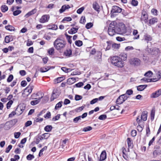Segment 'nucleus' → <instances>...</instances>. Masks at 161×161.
Returning a JSON list of instances; mask_svg holds the SVG:
<instances>
[{
  "label": "nucleus",
  "instance_id": "obj_1",
  "mask_svg": "<svg viewBox=\"0 0 161 161\" xmlns=\"http://www.w3.org/2000/svg\"><path fill=\"white\" fill-rule=\"evenodd\" d=\"M111 63L119 68H122L124 66V63L117 56L111 57Z\"/></svg>",
  "mask_w": 161,
  "mask_h": 161
},
{
  "label": "nucleus",
  "instance_id": "obj_2",
  "mask_svg": "<svg viewBox=\"0 0 161 161\" xmlns=\"http://www.w3.org/2000/svg\"><path fill=\"white\" fill-rule=\"evenodd\" d=\"M65 42L63 39L57 38L54 42L53 45L55 48L57 50H61L65 47Z\"/></svg>",
  "mask_w": 161,
  "mask_h": 161
},
{
  "label": "nucleus",
  "instance_id": "obj_3",
  "mask_svg": "<svg viewBox=\"0 0 161 161\" xmlns=\"http://www.w3.org/2000/svg\"><path fill=\"white\" fill-rule=\"evenodd\" d=\"M126 32V27L124 24H121L119 25L118 28L115 30V33L123 34H125Z\"/></svg>",
  "mask_w": 161,
  "mask_h": 161
},
{
  "label": "nucleus",
  "instance_id": "obj_4",
  "mask_svg": "<svg viewBox=\"0 0 161 161\" xmlns=\"http://www.w3.org/2000/svg\"><path fill=\"white\" fill-rule=\"evenodd\" d=\"M130 64L134 66H138L140 65L141 61L137 58H131L129 60Z\"/></svg>",
  "mask_w": 161,
  "mask_h": 161
},
{
  "label": "nucleus",
  "instance_id": "obj_5",
  "mask_svg": "<svg viewBox=\"0 0 161 161\" xmlns=\"http://www.w3.org/2000/svg\"><path fill=\"white\" fill-rule=\"evenodd\" d=\"M128 97L124 94L120 95L117 99L116 103L117 104H121L126 100Z\"/></svg>",
  "mask_w": 161,
  "mask_h": 161
},
{
  "label": "nucleus",
  "instance_id": "obj_6",
  "mask_svg": "<svg viewBox=\"0 0 161 161\" xmlns=\"http://www.w3.org/2000/svg\"><path fill=\"white\" fill-rule=\"evenodd\" d=\"M60 94V92L59 89L58 88L54 89L51 98V101H53L55 99L57 98L59 96Z\"/></svg>",
  "mask_w": 161,
  "mask_h": 161
},
{
  "label": "nucleus",
  "instance_id": "obj_7",
  "mask_svg": "<svg viewBox=\"0 0 161 161\" xmlns=\"http://www.w3.org/2000/svg\"><path fill=\"white\" fill-rule=\"evenodd\" d=\"M147 112L146 111H143L142 114L141 116L140 117L141 118V120H142L143 121H145L147 119ZM140 116H138L136 119V121L137 123H140V119H139Z\"/></svg>",
  "mask_w": 161,
  "mask_h": 161
},
{
  "label": "nucleus",
  "instance_id": "obj_8",
  "mask_svg": "<svg viewBox=\"0 0 161 161\" xmlns=\"http://www.w3.org/2000/svg\"><path fill=\"white\" fill-rule=\"evenodd\" d=\"M33 88V86L32 84H30L25 89L24 94H25L27 96L29 95L32 92Z\"/></svg>",
  "mask_w": 161,
  "mask_h": 161
},
{
  "label": "nucleus",
  "instance_id": "obj_9",
  "mask_svg": "<svg viewBox=\"0 0 161 161\" xmlns=\"http://www.w3.org/2000/svg\"><path fill=\"white\" fill-rule=\"evenodd\" d=\"M118 27L117 22L115 21L111 22V36L114 35L115 30L118 28Z\"/></svg>",
  "mask_w": 161,
  "mask_h": 161
},
{
  "label": "nucleus",
  "instance_id": "obj_10",
  "mask_svg": "<svg viewBox=\"0 0 161 161\" xmlns=\"http://www.w3.org/2000/svg\"><path fill=\"white\" fill-rule=\"evenodd\" d=\"M49 18V15H44L41 17L39 21L41 23H45L48 21Z\"/></svg>",
  "mask_w": 161,
  "mask_h": 161
},
{
  "label": "nucleus",
  "instance_id": "obj_11",
  "mask_svg": "<svg viewBox=\"0 0 161 161\" xmlns=\"http://www.w3.org/2000/svg\"><path fill=\"white\" fill-rule=\"evenodd\" d=\"M122 10V9L119 7L116 6H114L112 7L111 9V13H120Z\"/></svg>",
  "mask_w": 161,
  "mask_h": 161
},
{
  "label": "nucleus",
  "instance_id": "obj_12",
  "mask_svg": "<svg viewBox=\"0 0 161 161\" xmlns=\"http://www.w3.org/2000/svg\"><path fill=\"white\" fill-rule=\"evenodd\" d=\"M25 109V107H23L21 106H19L16 109V111L17 112L18 111H19V113H17V115H19L23 112Z\"/></svg>",
  "mask_w": 161,
  "mask_h": 161
},
{
  "label": "nucleus",
  "instance_id": "obj_13",
  "mask_svg": "<svg viewBox=\"0 0 161 161\" xmlns=\"http://www.w3.org/2000/svg\"><path fill=\"white\" fill-rule=\"evenodd\" d=\"M148 19L147 15L146 13H142V15L141 17V20L144 21V22L146 23L147 22V19Z\"/></svg>",
  "mask_w": 161,
  "mask_h": 161
},
{
  "label": "nucleus",
  "instance_id": "obj_14",
  "mask_svg": "<svg viewBox=\"0 0 161 161\" xmlns=\"http://www.w3.org/2000/svg\"><path fill=\"white\" fill-rule=\"evenodd\" d=\"M40 94H41L40 93H38L36 94L34 93L31 95V97L32 99H41L42 97V96L40 97H38Z\"/></svg>",
  "mask_w": 161,
  "mask_h": 161
},
{
  "label": "nucleus",
  "instance_id": "obj_15",
  "mask_svg": "<svg viewBox=\"0 0 161 161\" xmlns=\"http://www.w3.org/2000/svg\"><path fill=\"white\" fill-rule=\"evenodd\" d=\"M70 8V7L69 5H63L61 8L59 10V12L60 13L64 12L66 10Z\"/></svg>",
  "mask_w": 161,
  "mask_h": 161
},
{
  "label": "nucleus",
  "instance_id": "obj_16",
  "mask_svg": "<svg viewBox=\"0 0 161 161\" xmlns=\"http://www.w3.org/2000/svg\"><path fill=\"white\" fill-rule=\"evenodd\" d=\"M106 152L105 151H103L100 154L99 160L100 161L104 160L106 158Z\"/></svg>",
  "mask_w": 161,
  "mask_h": 161
},
{
  "label": "nucleus",
  "instance_id": "obj_17",
  "mask_svg": "<svg viewBox=\"0 0 161 161\" xmlns=\"http://www.w3.org/2000/svg\"><path fill=\"white\" fill-rule=\"evenodd\" d=\"M147 86V85H141L137 86V90L138 91H142Z\"/></svg>",
  "mask_w": 161,
  "mask_h": 161
},
{
  "label": "nucleus",
  "instance_id": "obj_18",
  "mask_svg": "<svg viewBox=\"0 0 161 161\" xmlns=\"http://www.w3.org/2000/svg\"><path fill=\"white\" fill-rule=\"evenodd\" d=\"M120 57H121V59H122L123 61H125L127 59V54L126 53H121L120 55Z\"/></svg>",
  "mask_w": 161,
  "mask_h": 161
},
{
  "label": "nucleus",
  "instance_id": "obj_19",
  "mask_svg": "<svg viewBox=\"0 0 161 161\" xmlns=\"http://www.w3.org/2000/svg\"><path fill=\"white\" fill-rule=\"evenodd\" d=\"M93 8L95 10H96L98 12H99L100 6L98 3H93Z\"/></svg>",
  "mask_w": 161,
  "mask_h": 161
},
{
  "label": "nucleus",
  "instance_id": "obj_20",
  "mask_svg": "<svg viewBox=\"0 0 161 161\" xmlns=\"http://www.w3.org/2000/svg\"><path fill=\"white\" fill-rule=\"evenodd\" d=\"M157 78L153 79V81L155 82L161 78V71H158L157 73Z\"/></svg>",
  "mask_w": 161,
  "mask_h": 161
},
{
  "label": "nucleus",
  "instance_id": "obj_21",
  "mask_svg": "<svg viewBox=\"0 0 161 161\" xmlns=\"http://www.w3.org/2000/svg\"><path fill=\"white\" fill-rule=\"evenodd\" d=\"M75 81V79L74 78H69L67 80L68 84L71 85L74 83Z\"/></svg>",
  "mask_w": 161,
  "mask_h": 161
},
{
  "label": "nucleus",
  "instance_id": "obj_22",
  "mask_svg": "<svg viewBox=\"0 0 161 161\" xmlns=\"http://www.w3.org/2000/svg\"><path fill=\"white\" fill-rule=\"evenodd\" d=\"M64 54L67 57H70L72 54V51L70 49H67L64 52Z\"/></svg>",
  "mask_w": 161,
  "mask_h": 161
},
{
  "label": "nucleus",
  "instance_id": "obj_23",
  "mask_svg": "<svg viewBox=\"0 0 161 161\" xmlns=\"http://www.w3.org/2000/svg\"><path fill=\"white\" fill-rule=\"evenodd\" d=\"M36 12V11L35 9H34L30 11V12L26 14L25 15V17H28L31 15L35 14Z\"/></svg>",
  "mask_w": 161,
  "mask_h": 161
},
{
  "label": "nucleus",
  "instance_id": "obj_24",
  "mask_svg": "<svg viewBox=\"0 0 161 161\" xmlns=\"http://www.w3.org/2000/svg\"><path fill=\"white\" fill-rule=\"evenodd\" d=\"M78 30V28L73 27L68 31V33L70 34H75L77 32Z\"/></svg>",
  "mask_w": 161,
  "mask_h": 161
},
{
  "label": "nucleus",
  "instance_id": "obj_25",
  "mask_svg": "<svg viewBox=\"0 0 161 161\" xmlns=\"http://www.w3.org/2000/svg\"><path fill=\"white\" fill-rule=\"evenodd\" d=\"M64 80V77H60L58 78L57 79L54 80V82L55 83H58L63 81Z\"/></svg>",
  "mask_w": 161,
  "mask_h": 161
},
{
  "label": "nucleus",
  "instance_id": "obj_26",
  "mask_svg": "<svg viewBox=\"0 0 161 161\" xmlns=\"http://www.w3.org/2000/svg\"><path fill=\"white\" fill-rule=\"evenodd\" d=\"M133 91L131 89H129L127 90L126 93L124 94L125 96H127L128 98L129 97V95H130L133 94Z\"/></svg>",
  "mask_w": 161,
  "mask_h": 161
},
{
  "label": "nucleus",
  "instance_id": "obj_27",
  "mask_svg": "<svg viewBox=\"0 0 161 161\" xmlns=\"http://www.w3.org/2000/svg\"><path fill=\"white\" fill-rule=\"evenodd\" d=\"M144 38L145 40L147 41V42L149 41H151L152 39V38L150 36L147 34L145 35L144 36Z\"/></svg>",
  "mask_w": 161,
  "mask_h": 161
},
{
  "label": "nucleus",
  "instance_id": "obj_28",
  "mask_svg": "<svg viewBox=\"0 0 161 161\" xmlns=\"http://www.w3.org/2000/svg\"><path fill=\"white\" fill-rule=\"evenodd\" d=\"M159 52V50L158 48L156 47L153 48V51L152 55H156Z\"/></svg>",
  "mask_w": 161,
  "mask_h": 161
},
{
  "label": "nucleus",
  "instance_id": "obj_29",
  "mask_svg": "<svg viewBox=\"0 0 161 161\" xmlns=\"http://www.w3.org/2000/svg\"><path fill=\"white\" fill-rule=\"evenodd\" d=\"M50 69L49 67L41 68L40 69V71L41 72H45L48 71Z\"/></svg>",
  "mask_w": 161,
  "mask_h": 161
},
{
  "label": "nucleus",
  "instance_id": "obj_30",
  "mask_svg": "<svg viewBox=\"0 0 161 161\" xmlns=\"http://www.w3.org/2000/svg\"><path fill=\"white\" fill-rule=\"evenodd\" d=\"M1 9L2 12H5L8 10V8L6 5H3L1 6Z\"/></svg>",
  "mask_w": 161,
  "mask_h": 161
},
{
  "label": "nucleus",
  "instance_id": "obj_31",
  "mask_svg": "<svg viewBox=\"0 0 161 161\" xmlns=\"http://www.w3.org/2000/svg\"><path fill=\"white\" fill-rule=\"evenodd\" d=\"M50 136V134L49 133H45L42 135L41 138L42 139H47Z\"/></svg>",
  "mask_w": 161,
  "mask_h": 161
},
{
  "label": "nucleus",
  "instance_id": "obj_32",
  "mask_svg": "<svg viewBox=\"0 0 161 161\" xmlns=\"http://www.w3.org/2000/svg\"><path fill=\"white\" fill-rule=\"evenodd\" d=\"M52 129V127L51 125H47L44 128L45 130L47 132H50Z\"/></svg>",
  "mask_w": 161,
  "mask_h": 161
},
{
  "label": "nucleus",
  "instance_id": "obj_33",
  "mask_svg": "<svg viewBox=\"0 0 161 161\" xmlns=\"http://www.w3.org/2000/svg\"><path fill=\"white\" fill-rule=\"evenodd\" d=\"M5 29L9 31H14V28L13 26L10 25H8L7 26H6L5 27Z\"/></svg>",
  "mask_w": 161,
  "mask_h": 161
},
{
  "label": "nucleus",
  "instance_id": "obj_34",
  "mask_svg": "<svg viewBox=\"0 0 161 161\" xmlns=\"http://www.w3.org/2000/svg\"><path fill=\"white\" fill-rule=\"evenodd\" d=\"M157 22V19L156 18L151 19L149 21V23L150 24H153Z\"/></svg>",
  "mask_w": 161,
  "mask_h": 161
},
{
  "label": "nucleus",
  "instance_id": "obj_35",
  "mask_svg": "<svg viewBox=\"0 0 161 161\" xmlns=\"http://www.w3.org/2000/svg\"><path fill=\"white\" fill-rule=\"evenodd\" d=\"M120 47V44L114 43L112 44V47L114 49H118Z\"/></svg>",
  "mask_w": 161,
  "mask_h": 161
},
{
  "label": "nucleus",
  "instance_id": "obj_36",
  "mask_svg": "<svg viewBox=\"0 0 161 161\" xmlns=\"http://www.w3.org/2000/svg\"><path fill=\"white\" fill-rule=\"evenodd\" d=\"M65 35L69 43L70 44H71L72 43V36L68 35L66 33L65 34Z\"/></svg>",
  "mask_w": 161,
  "mask_h": 161
},
{
  "label": "nucleus",
  "instance_id": "obj_37",
  "mask_svg": "<svg viewBox=\"0 0 161 161\" xmlns=\"http://www.w3.org/2000/svg\"><path fill=\"white\" fill-rule=\"evenodd\" d=\"M153 75V72L151 71H149L145 74L144 75L146 76L150 77L152 76Z\"/></svg>",
  "mask_w": 161,
  "mask_h": 161
},
{
  "label": "nucleus",
  "instance_id": "obj_38",
  "mask_svg": "<svg viewBox=\"0 0 161 161\" xmlns=\"http://www.w3.org/2000/svg\"><path fill=\"white\" fill-rule=\"evenodd\" d=\"M40 99H37L36 100H33L31 102V104L32 105H35L38 103Z\"/></svg>",
  "mask_w": 161,
  "mask_h": 161
},
{
  "label": "nucleus",
  "instance_id": "obj_39",
  "mask_svg": "<svg viewBox=\"0 0 161 161\" xmlns=\"http://www.w3.org/2000/svg\"><path fill=\"white\" fill-rule=\"evenodd\" d=\"M159 96L157 91L152 93L151 95V97L153 98L157 97Z\"/></svg>",
  "mask_w": 161,
  "mask_h": 161
},
{
  "label": "nucleus",
  "instance_id": "obj_40",
  "mask_svg": "<svg viewBox=\"0 0 161 161\" xmlns=\"http://www.w3.org/2000/svg\"><path fill=\"white\" fill-rule=\"evenodd\" d=\"M155 110L154 109H152V110L151 113V120H153L154 117V115H155Z\"/></svg>",
  "mask_w": 161,
  "mask_h": 161
},
{
  "label": "nucleus",
  "instance_id": "obj_41",
  "mask_svg": "<svg viewBox=\"0 0 161 161\" xmlns=\"http://www.w3.org/2000/svg\"><path fill=\"white\" fill-rule=\"evenodd\" d=\"M75 44L77 46L80 47L82 45L83 43L82 41L78 40L76 41L75 42Z\"/></svg>",
  "mask_w": 161,
  "mask_h": 161
},
{
  "label": "nucleus",
  "instance_id": "obj_42",
  "mask_svg": "<svg viewBox=\"0 0 161 161\" xmlns=\"http://www.w3.org/2000/svg\"><path fill=\"white\" fill-rule=\"evenodd\" d=\"M92 129V128L90 126L85 127L83 129V131L86 132L88 131L91 130Z\"/></svg>",
  "mask_w": 161,
  "mask_h": 161
},
{
  "label": "nucleus",
  "instance_id": "obj_43",
  "mask_svg": "<svg viewBox=\"0 0 161 161\" xmlns=\"http://www.w3.org/2000/svg\"><path fill=\"white\" fill-rule=\"evenodd\" d=\"M62 102H60L57 104L55 107V109H57L61 107L62 106Z\"/></svg>",
  "mask_w": 161,
  "mask_h": 161
},
{
  "label": "nucleus",
  "instance_id": "obj_44",
  "mask_svg": "<svg viewBox=\"0 0 161 161\" xmlns=\"http://www.w3.org/2000/svg\"><path fill=\"white\" fill-rule=\"evenodd\" d=\"M127 141L128 147H132V143L131 142L130 138H128Z\"/></svg>",
  "mask_w": 161,
  "mask_h": 161
},
{
  "label": "nucleus",
  "instance_id": "obj_45",
  "mask_svg": "<svg viewBox=\"0 0 161 161\" xmlns=\"http://www.w3.org/2000/svg\"><path fill=\"white\" fill-rule=\"evenodd\" d=\"M54 51V49L53 47H52L49 49L48 50V53L49 55H52Z\"/></svg>",
  "mask_w": 161,
  "mask_h": 161
},
{
  "label": "nucleus",
  "instance_id": "obj_46",
  "mask_svg": "<svg viewBox=\"0 0 161 161\" xmlns=\"http://www.w3.org/2000/svg\"><path fill=\"white\" fill-rule=\"evenodd\" d=\"M13 103V101L12 100L9 101L7 104V108L8 109H9L11 106L12 105Z\"/></svg>",
  "mask_w": 161,
  "mask_h": 161
},
{
  "label": "nucleus",
  "instance_id": "obj_47",
  "mask_svg": "<svg viewBox=\"0 0 161 161\" xmlns=\"http://www.w3.org/2000/svg\"><path fill=\"white\" fill-rule=\"evenodd\" d=\"M21 133L20 132H15L14 134L15 138L17 139L21 135Z\"/></svg>",
  "mask_w": 161,
  "mask_h": 161
},
{
  "label": "nucleus",
  "instance_id": "obj_48",
  "mask_svg": "<svg viewBox=\"0 0 161 161\" xmlns=\"http://www.w3.org/2000/svg\"><path fill=\"white\" fill-rule=\"evenodd\" d=\"M13 79V76L12 75H9L7 79V81L8 82H11Z\"/></svg>",
  "mask_w": 161,
  "mask_h": 161
},
{
  "label": "nucleus",
  "instance_id": "obj_49",
  "mask_svg": "<svg viewBox=\"0 0 161 161\" xmlns=\"http://www.w3.org/2000/svg\"><path fill=\"white\" fill-rule=\"evenodd\" d=\"M93 25V24L92 23H89L86 24V27L87 29H89L91 28L92 26Z\"/></svg>",
  "mask_w": 161,
  "mask_h": 161
},
{
  "label": "nucleus",
  "instance_id": "obj_50",
  "mask_svg": "<svg viewBox=\"0 0 161 161\" xmlns=\"http://www.w3.org/2000/svg\"><path fill=\"white\" fill-rule=\"evenodd\" d=\"M84 7H82L78 9L77 11V13L78 14H81L84 9Z\"/></svg>",
  "mask_w": 161,
  "mask_h": 161
},
{
  "label": "nucleus",
  "instance_id": "obj_51",
  "mask_svg": "<svg viewBox=\"0 0 161 161\" xmlns=\"http://www.w3.org/2000/svg\"><path fill=\"white\" fill-rule=\"evenodd\" d=\"M82 97L80 95H76L75 97V99L76 101H79L82 99Z\"/></svg>",
  "mask_w": 161,
  "mask_h": 161
},
{
  "label": "nucleus",
  "instance_id": "obj_52",
  "mask_svg": "<svg viewBox=\"0 0 161 161\" xmlns=\"http://www.w3.org/2000/svg\"><path fill=\"white\" fill-rule=\"evenodd\" d=\"M34 158V156L31 154L28 155L26 157V158L28 160H31Z\"/></svg>",
  "mask_w": 161,
  "mask_h": 161
},
{
  "label": "nucleus",
  "instance_id": "obj_53",
  "mask_svg": "<svg viewBox=\"0 0 161 161\" xmlns=\"http://www.w3.org/2000/svg\"><path fill=\"white\" fill-rule=\"evenodd\" d=\"M21 12L20 10H17L13 12V14L14 16H16L20 14Z\"/></svg>",
  "mask_w": 161,
  "mask_h": 161
},
{
  "label": "nucleus",
  "instance_id": "obj_54",
  "mask_svg": "<svg viewBox=\"0 0 161 161\" xmlns=\"http://www.w3.org/2000/svg\"><path fill=\"white\" fill-rule=\"evenodd\" d=\"M80 23L83 24L86 22V19L85 17L82 16L80 19Z\"/></svg>",
  "mask_w": 161,
  "mask_h": 161
},
{
  "label": "nucleus",
  "instance_id": "obj_55",
  "mask_svg": "<svg viewBox=\"0 0 161 161\" xmlns=\"http://www.w3.org/2000/svg\"><path fill=\"white\" fill-rule=\"evenodd\" d=\"M146 51L148 53H150L152 55L153 51V48H150L148 46H147Z\"/></svg>",
  "mask_w": 161,
  "mask_h": 161
},
{
  "label": "nucleus",
  "instance_id": "obj_56",
  "mask_svg": "<svg viewBox=\"0 0 161 161\" xmlns=\"http://www.w3.org/2000/svg\"><path fill=\"white\" fill-rule=\"evenodd\" d=\"M81 116H80L77 117L73 119V121L75 123H77V122L81 119Z\"/></svg>",
  "mask_w": 161,
  "mask_h": 161
},
{
  "label": "nucleus",
  "instance_id": "obj_57",
  "mask_svg": "<svg viewBox=\"0 0 161 161\" xmlns=\"http://www.w3.org/2000/svg\"><path fill=\"white\" fill-rule=\"evenodd\" d=\"M60 118V115L58 114L57 115L54 117L53 119L52 120L53 121H55L56 120H58Z\"/></svg>",
  "mask_w": 161,
  "mask_h": 161
},
{
  "label": "nucleus",
  "instance_id": "obj_58",
  "mask_svg": "<svg viewBox=\"0 0 161 161\" xmlns=\"http://www.w3.org/2000/svg\"><path fill=\"white\" fill-rule=\"evenodd\" d=\"M116 39L117 41L119 42H121L125 40V38L124 37H121L119 36L117 37Z\"/></svg>",
  "mask_w": 161,
  "mask_h": 161
},
{
  "label": "nucleus",
  "instance_id": "obj_59",
  "mask_svg": "<svg viewBox=\"0 0 161 161\" xmlns=\"http://www.w3.org/2000/svg\"><path fill=\"white\" fill-rule=\"evenodd\" d=\"M72 20V19L70 17H65L62 20V21H70Z\"/></svg>",
  "mask_w": 161,
  "mask_h": 161
},
{
  "label": "nucleus",
  "instance_id": "obj_60",
  "mask_svg": "<svg viewBox=\"0 0 161 161\" xmlns=\"http://www.w3.org/2000/svg\"><path fill=\"white\" fill-rule=\"evenodd\" d=\"M106 115L105 114L101 115L100 116L98 119L100 120H103L106 118Z\"/></svg>",
  "mask_w": 161,
  "mask_h": 161
},
{
  "label": "nucleus",
  "instance_id": "obj_61",
  "mask_svg": "<svg viewBox=\"0 0 161 161\" xmlns=\"http://www.w3.org/2000/svg\"><path fill=\"white\" fill-rule=\"evenodd\" d=\"M158 154V151L156 150H154L153 152V155L154 158H156Z\"/></svg>",
  "mask_w": 161,
  "mask_h": 161
},
{
  "label": "nucleus",
  "instance_id": "obj_62",
  "mask_svg": "<svg viewBox=\"0 0 161 161\" xmlns=\"http://www.w3.org/2000/svg\"><path fill=\"white\" fill-rule=\"evenodd\" d=\"M138 1L135 0H132L131 4L134 6H136L138 5Z\"/></svg>",
  "mask_w": 161,
  "mask_h": 161
},
{
  "label": "nucleus",
  "instance_id": "obj_63",
  "mask_svg": "<svg viewBox=\"0 0 161 161\" xmlns=\"http://www.w3.org/2000/svg\"><path fill=\"white\" fill-rule=\"evenodd\" d=\"M12 146L11 145H9L8 147L6 148L5 152L6 153H8L10 150L11 149Z\"/></svg>",
  "mask_w": 161,
  "mask_h": 161
},
{
  "label": "nucleus",
  "instance_id": "obj_64",
  "mask_svg": "<svg viewBox=\"0 0 161 161\" xmlns=\"http://www.w3.org/2000/svg\"><path fill=\"white\" fill-rule=\"evenodd\" d=\"M134 48L132 46H128L125 48V50L126 51H128L134 49Z\"/></svg>",
  "mask_w": 161,
  "mask_h": 161
}]
</instances>
